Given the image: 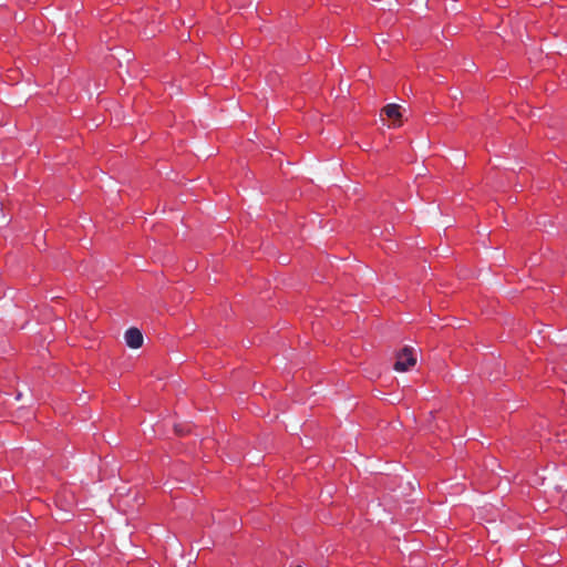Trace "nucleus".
I'll return each instance as SVG.
<instances>
[{
  "label": "nucleus",
  "instance_id": "obj_1",
  "mask_svg": "<svg viewBox=\"0 0 567 567\" xmlns=\"http://www.w3.org/2000/svg\"><path fill=\"white\" fill-rule=\"evenodd\" d=\"M416 363V354L412 348L405 347L396 354L394 370L405 372Z\"/></svg>",
  "mask_w": 567,
  "mask_h": 567
},
{
  "label": "nucleus",
  "instance_id": "obj_2",
  "mask_svg": "<svg viewBox=\"0 0 567 567\" xmlns=\"http://www.w3.org/2000/svg\"><path fill=\"white\" fill-rule=\"evenodd\" d=\"M125 342L132 349H138L143 344V334L137 328H130L125 332Z\"/></svg>",
  "mask_w": 567,
  "mask_h": 567
},
{
  "label": "nucleus",
  "instance_id": "obj_3",
  "mask_svg": "<svg viewBox=\"0 0 567 567\" xmlns=\"http://www.w3.org/2000/svg\"><path fill=\"white\" fill-rule=\"evenodd\" d=\"M383 112L389 118L393 120L394 123L401 117L400 105L398 104H388L384 106Z\"/></svg>",
  "mask_w": 567,
  "mask_h": 567
}]
</instances>
